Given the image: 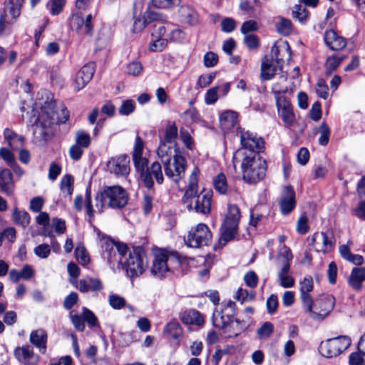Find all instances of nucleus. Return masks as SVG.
Wrapping results in <instances>:
<instances>
[{
	"mask_svg": "<svg viewBox=\"0 0 365 365\" xmlns=\"http://www.w3.org/2000/svg\"><path fill=\"white\" fill-rule=\"evenodd\" d=\"M232 163L235 169L240 163L242 179L247 184H256L266 175L267 162L257 152L237 150L232 157Z\"/></svg>",
	"mask_w": 365,
	"mask_h": 365,
	"instance_id": "obj_1",
	"label": "nucleus"
},
{
	"mask_svg": "<svg viewBox=\"0 0 365 365\" xmlns=\"http://www.w3.org/2000/svg\"><path fill=\"white\" fill-rule=\"evenodd\" d=\"M184 260L176 251L156 249L153 252L150 272L156 278H165L175 269H178Z\"/></svg>",
	"mask_w": 365,
	"mask_h": 365,
	"instance_id": "obj_2",
	"label": "nucleus"
},
{
	"mask_svg": "<svg viewBox=\"0 0 365 365\" xmlns=\"http://www.w3.org/2000/svg\"><path fill=\"white\" fill-rule=\"evenodd\" d=\"M96 207L100 212L104 207L120 209L125 207L128 200V196L125 189L120 186H109L96 196Z\"/></svg>",
	"mask_w": 365,
	"mask_h": 365,
	"instance_id": "obj_3",
	"label": "nucleus"
},
{
	"mask_svg": "<svg viewBox=\"0 0 365 365\" xmlns=\"http://www.w3.org/2000/svg\"><path fill=\"white\" fill-rule=\"evenodd\" d=\"M335 299L330 294H322L314 301L312 298L309 304H304L302 307L306 313L314 320H323L327 317L334 307Z\"/></svg>",
	"mask_w": 365,
	"mask_h": 365,
	"instance_id": "obj_4",
	"label": "nucleus"
},
{
	"mask_svg": "<svg viewBox=\"0 0 365 365\" xmlns=\"http://www.w3.org/2000/svg\"><path fill=\"white\" fill-rule=\"evenodd\" d=\"M145 257L142 248L138 247L128 252L125 259H120L130 278L139 277L145 272L148 266L147 262H145Z\"/></svg>",
	"mask_w": 365,
	"mask_h": 365,
	"instance_id": "obj_5",
	"label": "nucleus"
},
{
	"mask_svg": "<svg viewBox=\"0 0 365 365\" xmlns=\"http://www.w3.org/2000/svg\"><path fill=\"white\" fill-rule=\"evenodd\" d=\"M351 340L347 336H339L322 341L319 351L326 358H333L342 354L351 345Z\"/></svg>",
	"mask_w": 365,
	"mask_h": 365,
	"instance_id": "obj_6",
	"label": "nucleus"
},
{
	"mask_svg": "<svg viewBox=\"0 0 365 365\" xmlns=\"http://www.w3.org/2000/svg\"><path fill=\"white\" fill-rule=\"evenodd\" d=\"M240 217V208L235 205H229L227 212L222 225L221 240L227 242L235 237Z\"/></svg>",
	"mask_w": 365,
	"mask_h": 365,
	"instance_id": "obj_7",
	"label": "nucleus"
},
{
	"mask_svg": "<svg viewBox=\"0 0 365 365\" xmlns=\"http://www.w3.org/2000/svg\"><path fill=\"white\" fill-rule=\"evenodd\" d=\"M235 311L236 304L233 301H228L220 312L213 313L212 319L213 326L230 333V328L233 324Z\"/></svg>",
	"mask_w": 365,
	"mask_h": 365,
	"instance_id": "obj_8",
	"label": "nucleus"
},
{
	"mask_svg": "<svg viewBox=\"0 0 365 365\" xmlns=\"http://www.w3.org/2000/svg\"><path fill=\"white\" fill-rule=\"evenodd\" d=\"M211 239L212 234L208 227L200 223L189 231L185 243L190 247L197 248L207 245Z\"/></svg>",
	"mask_w": 365,
	"mask_h": 365,
	"instance_id": "obj_9",
	"label": "nucleus"
},
{
	"mask_svg": "<svg viewBox=\"0 0 365 365\" xmlns=\"http://www.w3.org/2000/svg\"><path fill=\"white\" fill-rule=\"evenodd\" d=\"M53 117L48 113H43L33 125L35 139L40 143L46 142L53 135Z\"/></svg>",
	"mask_w": 365,
	"mask_h": 365,
	"instance_id": "obj_10",
	"label": "nucleus"
},
{
	"mask_svg": "<svg viewBox=\"0 0 365 365\" xmlns=\"http://www.w3.org/2000/svg\"><path fill=\"white\" fill-rule=\"evenodd\" d=\"M175 151L173 163H170L169 162L163 165L165 175L175 183H178L185 175L187 161L183 156L177 153L176 148H175Z\"/></svg>",
	"mask_w": 365,
	"mask_h": 365,
	"instance_id": "obj_11",
	"label": "nucleus"
},
{
	"mask_svg": "<svg viewBox=\"0 0 365 365\" xmlns=\"http://www.w3.org/2000/svg\"><path fill=\"white\" fill-rule=\"evenodd\" d=\"M240 138L242 147L238 150H245L247 153L257 152L259 154L264 148L262 138L248 130H240Z\"/></svg>",
	"mask_w": 365,
	"mask_h": 365,
	"instance_id": "obj_12",
	"label": "nucleus"
},
{
	"mask_svg": "<svg viewBox=\"0 0 365 365\" xmlns=\"http://www.w3.org/2000/svg\"><path fill=\"white\" fill-rule=\"evenodd\" d=\"M212 192L207 191L201 192L195 197L188 200L187 207L201 214H209L211 210Z\"/></svg>",
	"mask_w": 365,
	"mask_h": 365,
	"instance_id": "obj_13",
	"label": "nucleus"
},
{
	"mask_svg": "<svg viewBox=\"0 0 365 365\" xmlns=\"http://www.w3.org/2000/svg\"><path fill=\"white\" fill-rule=\"evenodd\" d=\"M107 168L117 176H127L130 170V158L126 155L112 158L107 163Z\"/></svg>",
	"mask_w": 365,
	"mask_h": 365,
	"instance_id": "obj_14",
	"label": "nucleus"
},
{
	"mask_svg": "<svg viewBox=\"0 0 365 365\" xmlns=\"http://www.w3.org/2000/svg\"><path fill=\"white\" fill-rule=\"evenodd\" d=\"M312 240L317 252H329L334 246V237L331 232H316L312 235Z\"/></svg>",
	"mask_w": 365,
	"mask_h": 365,
	"instance_id": "obj_15",
	"label": "nucleus"
},
{
	"mask_svg": "<svg viewBox=\"0 0 365 365\" xmlns=\"http://www.w3.org/2000/svg\"><path fill=\"white\" fill-rule=\"evenodd\" d=\"M153 178L155 179L158 184H162L163 182L164 178L162 167L161 165L157 161L153 163L147 169L145 173L142 174V177L140 178L144 185L148 189L153 187Z\"/></svg>",
	"mask_w": 365,
	"mask_h": 365,
	"instance_id": "obj_16",
	"label": "nucleus"
},
{
	"mask_svg": "<svg viewBox=\"0 0 365 365\" xmlns=\"http://www.w3.org/2000/svg\"><path fill=\"white\" fill-rule=\"evenodd\" d=\"M275 100L279 117L287 125H291L295 120L291 103L284 96L279 94Z\"/></svg>",
	"mask_w": 365,
	"mask_h": 365,
	"instance_id": "obj_17",
	"label": "nucleus"
},
{
	"mask_svg": "<svg viewBox=\"0 0 365 365\" xmlns=\"http://www.w3.org/2000/svg\"><path fill=\"white\" fill-rule=\"evenodd\" d=\"M14 355L24 365H36L39 360L38 356L34 353L33 348L29 344L16 347Z\"/></svg>",
	"mask_w": 365,
	"mask_h": 365,
	"instance_id": "obj_18",
	"label": "nucleus"
},
{
	"mask_svg": "<svg viewBox=\"0 0 365 365\" xmlns=\"http://www.w3.org/2000/svg\"><path fill=\"white\" fill-rule=\"evenodd\" d=\"M93 16L91 14L87 15L84 19L81 14H73L70 19V24L73 29L79 32L80 34H87L92 36L93 34Z\"/></svg>",
	"mask_w": 365,
	"mask_h": 365,
	"instance_id": "obj_19",
	"label": "nucleus"
},
{
	"mask_svg": "<svg viewBox=\"0 0 365 365\" xmlns=\"http://www.w3.org/2000/svg\"><path fill=\"white\" fill-rule=\"evenodd\" d=\"M95 72V63L89 62L84 65L76 73L74 87L77 91L85 87L92 79Z\"/></svg>",
	"mask_w": 365,
	"mask_h": 365,
	"instance_id": "obj_20",
	"label": "nucleus"
},
{
	"mask_svg": "<svg viewBox=\"0 0 365 365\" xmlns=\"http://www.w3.org/2000/svg\"><path fill=\"white\" fill-rule=\"evenodd\" d=\"M271 52L277 63L280 64V67L282 63H287L291 60V48L287 41H280L275 43L272 47Z\"/></svg>",
	"mask_w": 365,
	"mask_h": 365,
	"instance_id": "obj_21",
	"label": "nucleus"
},
{
	"mask_svg": "<svg viewBox=\"0 0 365 365\" xmlns=\"http://www.w3.org/2000/svg\"><path fill=\"white\" fill-rule=\"evenodd\" d=\"M324 40L327 46L334 51L344 49L347 44L346 38L339 36L335 31L331 29L325 31Z\"/></svg>",
	"mask_w": 365,
	"mask_h": 365,
	"instance_id": "obj_22",
	"label": "nucleus"
},
{
	"mask_svg": "<svg viewBox=\"0 0 365 365\" xmlns=\"http://www.w3.org/2000/svg\"><path fill=\"white\" fill-rule=\"evenodd\" d=\"M295 192L291 186H286L279 202L281 212L283 215L290 213L295 207Z\"/></svg>",
	"mask_w": 365,
	"mask_h": 365,
	"instance_id": "obj_23",
	"label": "nucleus"
},
{
	"mask_svg": "<svg viewBox=\"0 0 365 365\" xmlns=\"http://www.w3.org/2000/svg\"><path fill=\"white\" fill-rule=\"evenodd\" d=\"M101 246L103 250V257L108 262L111 264L118 259L115 242L108 237L103 236L100 240Z\"/></svg>",
	"mask_w": 365,
	"mask_h": 365,
	"instance_id": "obj_24",
	"label": "nucleus"
},
{
	"mask_svg": "<svg viewBox=\"0 0 365 365\" xmlns=\"http://www.w3.org/2000/svg\"><path fill=\"white\" fill-rule=\"evenodd\" d=\"M162 20V14L158 12L148 11L144 13L142 18L136 19L133 24V32L138 33L143 30V29L149 24L154 21Z\"/></svg>",
	"mask_w": 365,
	"mask_h": 365,
	"instance_id": "obj_25",
	"label": "nucleus"
},
{
	"mask_svg": "<svg viewBox=\"0 0 365 365\" xmlns=\"http://www.w3.org/2000/svg\"><path fill=\"white\" fill-rule=\"evenodd\" d=\"M47 339V333L43 329H38L32 331L29 336V341L31 342V344H32L36 348H37L39 350V351L42 354H45L46 351Z\"/></svg>",
	"mask_w": 365,
	"mask_h": 365,
	"instance_id": "obj_26",
	"label": "nucleus"
},
{
	"mask_svg": "<svg viewBox=\"0 0 365 365\" xmlns=\"http://www.w3.org/2000/svg\"><path fill=\"white\" fill-rule=\"evenodd\" d=\"M200 170L197 168H195L189 176L187 188L185 190L182 197L184 202H188V200L195 197L198 192V176Z\"/></svg>",
	"mask_w": 365,
	"mask_h": 365,
	"instance_id": "obj_27",
	"label": "nucleus"
},
{
	"mask_svg": "<svg viewBox=\"0 0 365 365\" xmlns=\"http://www.w3.org/2000/svg\"><path fill=\"white\" fill-rule=\"evenodd\" d=\"M181 322L185 324H193L201 327L205 323V318L196 309L186 310L180 314Z\"/></svg>",
	"mask_w": 365,
	"mask_h": 365,
	"instance_id": "obj_28",
	"label": "nucleus"
},
{
	"mask_svg": "<svg viewBox=\"0 0 365 365\" xmlns=\"http://www.w3.org/2000/svg\"><path fill=\"white\" fill-rule=\"evenodd\" d=\"M314 288V282L313 279L311 276L304 277L299 282V292H300V299L302 303L309 304L310 299L312 298L310 292L313 290Z\"/></svg>",
	"mask_w": 365,
	"mask_h": 365,
	"instance_id": "obj_29",
	"label": "nucleus"
},
{
	"mask_svg": "<svg viewBox=\"0 0 365 365\" xmlns=\"http://www.w3.org/2000/svg\"><path fill=\"white\" fill-rule=\"evenodd\" d=\"M238 115L233 110H226L220 116L221 129L225 133L229 132L237 125Z\"/></svg>",
	"mask_w": 365,
	"mask_h": 365,
	"instance_id": "obj_30",
	"label": "nucleus"
},
{
	"mask_svg": "<svg viewBox=\"0 0 365 365\" xmlns=\"http://www.w3.org/2000/svg\"><path fill=\"white\" fill-rule=\"evenodd\" d=\"M179 17L180 21L185 24L194 26L198 23L197 13L188 6H182L179 9Z\"/></svg>",
	"mask_w": 365,
	"mask_h": 365,
	"instance_id": "obj_31",
	"label": "nucleus"
},
{
	"mask_svg": "<svg viewBox=\"0 0 365 365\" xmlns=\"http://www.w3.org/2000/svg\"><path fill=\"white\" fill-rule=\"evenodd\" d=\"M4 136L9 147L13 150H18L24 146L25 141L24 137L16 134L11 129L6 128L4 130Z\"/></svg>",
	"mask_w": 365,
	"mask_h": 365,
	"instance_id": "obj_32",
	"label": "nucleus"
},
{
	"mask_svg": "<svg viewBox=\"0 0 365 365\" xmlns=\"http://www.w3.org/2000/svg\"><path fill=\"white\" fill-rule=\"evenodd\" d=\"M0 187L7 195H11L14 190L12 173L9 169L0 171Z\"/></svg>",
	"mask_w": 365,
	"mask_h": 365,
	"instance_id": "obj_33",
	"label": "nucleus"
},
{
	"mask_svg": "<svg viewBox=\"0 0 365 365\" xmlns=\"http://www.w3.org/2000/svg\"><path fill=\"white\" fill-rule=\"evenodd\" d=\"M290 267L288 263L282 264L277 277L279 283L284 288H291L294 285V279L289 274Z\"/></svg>",
	"mask_w": 365,
	"mask_h": 365,
	"instance_id": "obj_34",
	"label": "nucleus"
},
{
	"mask_svg": "<svg viewBox=\"0 0 365 365\" xmlns=\"http://www.w3.org/2000/svg\"><path fill=\"white\" fill-rule=\"evenodd\" d=\"M178 136V129L175 122H168L165 130L163 138L160 141L176 146V139Z\"/></svg>",
	"mask_w": 365,
	"mask_h": 365,
	"instance_id": "obj_35",
	"label": "nucleus"
},
{
	"mask_svg": "<svg viewBox=\"0 0 365 365\" xmlns=\"http://www.w3.org/2000/svg\"><path fill=\"white\" fill-rule=\"evenodd\" d=\"M173 147L174 145L173 144H168L160 141V144L157 150V154L163 165L170 162L171 158L173 157ZM175 147L176 146H175Z\"/></svg>",
	"mask_w": 365,
	"mask_h": 365,
	"instance_id": "obj_36",
	"label": "nucleus"
},
{
	"mask_svg": "<svg viewBox=\"0 0 365 365\" xmlns=\"http://www.w3.org/2000/svg\"><path fill=\"white\" fill-rule=\"evenodd\" d=\"M277 71V66L272 59L265 58L261 65V78L264 81L272 79Z\"/></svg>",
	"mask_w": 365,
	"mask_h": 365,
	"instance_id": "obj_37",
	"label": "nucleus"
},
{
	"mask_svg": "<svg viewBox=\"0 0 365 365\" xmlns=\"http://www.w3.org/2000/svg\"><path fill=\"white\" fill-rule=\"evenodd\" d=\"M339 253L341 257L348 262L355 264V265H361L364 263V258L360 255H354L351 252L349 247L343 245L339 247Z\"/></svg>",
	"mask_w": 365,
	"mask_h": 365,
	"instance_id": "obj_38",
	"label": "nucleus"
},
{
	"mask_svg": "<svg viewBox=\"0 0 365 365\" xmlns=\"http://www.w3.org/2000/svg\"><path fill=\"white\" fill-rule=\"evenodd\" d=\"M365 280V268H354L351 271L349 284L356 289L361 287V282Z\"/></svg>",
	"mask_w": 365,
	"mask_h": 365,
	"instance_id": "obj_39",
	"label": "nucleus"
},
{
	"mask_svg": "<svg viewBox=\"0 0 365 365\" xmlns=\"http://www.w3.org/2000/svg\"><path fill=\"white\" fill-rule=\"evenodd\" d=\"M74 179L71 175H65L62 177L60 182V189L62 193L66 196H70L73 192Z\"/></svg>",
	"mask_w": 365,
	"mask_h": 365,
	"instance_id": "obj_40",
	"label": "nucleus"
},
{
	"mask_svg": "<svg viewBox=\"0 0 365 365\" xmlns=\"http://www.w3.org/2000/svg\"><path fill=\"white\" fill-rule=\"evenodd\" d=\"M276 29L277 32L283 36H288L292 33V21L284 17H279V21L276 23Z\"/></svg>",
	"mask_w": 365,
	"mask_h": 365,
	"instance_id": "obj_41",
	"label": "nucleus"
},
{
	"mask_svg": "<svg viewBox=\"0 0 365 365\" xmlns=\"http://www.w3.org/2000/svg\"><path fill=\"white\" fill-rule=\"evenodd\" d=\"M91 142L90 135L84 130H78L75 134V144L83 148H88Z\"/></svg>",
	"mask_w": 365,
	"mask_h": 365,
	"instance_id": "obj_42",
	"label": "nucleus"
},
{
	"mask_svg": "<svg viewBox=\"0 0 365 365\" xmlns=\"http://www.w3.org/2000/svg\"><path fill=\"white\" fill-rule=\"evenodd\" d=\"M163 331L173 338L178 339L182 333V329L179 322L176 319H173L165 325Z\"/></svg>",
	"mask_w": 365,
	"mask_h": 365,
	"instance_id": "obj_43",
	"label": "nucleus"
},
{
	"mask_svg": "<svg viewBox=\"0 0 365 365\" xmlns=\"http://www.w3.org/2000/svg\"><path fill=\"white\" fill-rule=\"evenodd\" d=\"M75 255L77 261L83 266L87 265L90 262V257L83 244L78 243L76 250Z\"/></svg>",
	"mask_w": 365,
	"mask_h": 365,
	"instance_id": "obj_44",
	"label": "nucleus"
},
{
	"mask_svg": "<svg viewBox=\"0 0 365 365\" xmlns=\"http://www.w3.org/2000/svg\"><path fill=\"white\" fill-rule=\"evenodd\" d=\"M214 187L220 194L225 195L227 192V183L225 175L220 173L216 176L213 181Z\"/></svg>",
	"mask_w": 365,
	"mask_h": 365,
	"instance_id": "obj_45",
	"label": "nucleus"
},
{
	"mask_svg": "<svg viewBox=\"0 0 365 365\" xmlns=\"http://www.w3.org/2000/svg\"><path fill=\"white\" fill-rule=\"evenodd\" d=\"M13 217L15 222L24 227H26L30 222V216L26 211L15 209L14 210Z\"/></svg>",
	"mask_w": 365,
	"mask_h": 365,
	"instance_id": "obj_46",
	"label": "nucleus"
},
{
	"mask_svg": "<svg viewBox=\"0 0 365 365\" xmlns=\"http://www.w3.org/2000/svg\"><path fill=\"white\" fill-rule=\"evenodd\" d=\"M234 298L239 301L241 304L245 302H251L253 301L255 298V292L252 291L249 292L247 289L239 288L235 294Z\"/></svg>",
	"mask_w": 365,
	"mask_h": 365,
	"instance_id": "obj_47",
	"label": "nucleus"
},
{
	"mask_svg": "<svg viewBox=\"0 0 365 365\" xmlns=\"http://www.w3.org/2000/svg\"><path fill=\"white\" fill-rule=\"evenodd\" d=\"M344 60V57H338L336 56H329L327 58L325 63V68L327 73H331L334 71L338 66L341 64L342 61Z\"/></svg>",
	"mask_w": 365,
	"mask_h": 365,
	"instance_id": "obj_48",
	"label": "nucleus"
},
{
	"mask_svg": "<svg viewBox=\"0 0 365 365\" xmlns=\"http://www.w3.org/2000/svg\"><path fill=\"white\" fill-rule=\"evenodd\" d=\"M133 163L137 172L142 177V174L145 173L148 166V160L143 156L133 157Z\"/></svg>",
	"mask_w": 365,
	"mask_h": 365,
	"instance_id": "obj_49",
	"label": "nucleus"
},
{
	"mask_svg": "<svg viewBox=\"0 0 365 365\" xmlns=\"http://www.w3.org/2000/svg\"><path fill=\"white\" fill-rule=\"evenodd\" d=\"M319 143L321 145H327L329 140L330 129L326 123H322L319 126Z\"/></svg>",
	"mask_w": 365,
	"mask_h": 365,
	"instance_id": "obj_50",
	"label": "nucleus"
},
{
	"mask_svg": "<svg viewBox=\"0 0 365 365\" xmlns=\"http://www.w3.org/2000/svg\"><path fill=\"white\" fill-rule=\"evenodd\" d=\"M274 326L271 322H264L257 330V335L260 339H267L273 332Z\"/></svg>",
	"mask_w": 365,
	"mask_h": 365,
	"instance_id": "obj_51",
	"label": "nucleus"
},
{
	"mask_svg": "<svg viewBox=\"0 0 365 365\" xmlns=\"http://www.w3.org/2000/svg\"><path fill=\"white\" fill-rule=\"evenodd\" d=\"M135 108V103L133 100H125L122 102L118 108V113L121 115H128L132 113Z\"/></svg>",
	"mask_w": 365,
	"mask_h": 365,
	"instance_id": "obj_52",
	"label": "nucleus"
},
{
	"mask_svg": "<svg viewBox=\"0 0 365 365\" xmlns=\"http://www.w3.org/2000/svg\"><path fill=\"white\" fill-rule=\"evenodd\" d=\"M10 4L11 6L9 8V13L12 16V19L11 21H14V23L17 18H19L21 15V9L23 5V2L17 1L15 0H10Z\"/></svg>",
	"mask_w": 365,
	"mask_h": 365,
	"instance_id": "obj_53",
	"label": "nucleus"
},
{
	"mask_svg": "<svg viewBox=\"0 0 365 365\" xmlns=\"http://www.w3.org/2000/svg\"><path fill=\"white\" fill-rule=\"evenodd\" d=\"M309 11L306 8L302 7L301 5H296L293 11V17L298 19L300 22L303 23L307 20Z\"/></svg>",
	"mask_w": 365,
	"mask_h": 365,
	"instance_id": "obj_54",
	"label": "nucleus"
},
{
	"mask_svg": "<svg viewBox=\"0 0 365 365\" xmlns=\"http://www.w3.org/2000/svg\"><path fill=\"white\" fill-rule=\"evenodd\" d=\"M165 21V18L162 15V20L160 21H154L155 22L154 24L153 31L152 33V36L153 38H162L163 36L165 35L166 29L163 23Z\"/></svg>",
	"mask_w": 365,
	"mask_h": 365,
	"instance_id": "obj_55",
	"label": "nucleus"
},
{
	"mask_svg": "<svg viewBox=\"0 0 365 365\" xmlns=\"http://www.w3.org/2000/svg\"><path fill=\"white\" fill-rule=\"evenodd\" d=\"M51 226V228L59 235L63 234L66 230L65 220L61 218H53Z\"/></svg>",
	"mask_w": 365,
	"mask_h": 365,
	"instance_id": "obj_56",
	"label": "nucleus"
},
{
	"mask_svg": "<svg viewBox=\"0 0 365 365\" xmlns=\"http://www.w3.org/2000/svg\"><path fill=\"white\" fill-rule=\"evenodd\" d=\"M216 76L215 73H210L206 75H201L197 80V85L200 88L209 86Z\"/></svg>",
	"mask_w": 365,
	"mask_h": 365,
	"instance_id": "obj_57",
	"label": "nucleus"
},
{
	"mask_svg": "<svg viewBox=\"0 0 365 365\" xmlns=\"http://www.w3.org/2000/svg\"><path fill=\"white\" fill-rule=\"evenodd\" d=\"M83 317L84 322H87L89 326L93 327L98 325V319L95 316L93 312L89 310L88 309L83 307Z\"/></svg>",
	"mask_w": 365,
	"mask_h": 365,
	"instance_id": "obj_58",
	"label": "nucleus"
},
{
	"mask_svg": "<svg viewBox=\"0 0 365 365\" xmlns=\"http://www.w3.org/2000/svg\"><path fill=\"white\" fill-rule=\"evenodd\" d=\"M219 87H212L210 88L205 93V102L207 105L213 104L215 103L218 98L219 96L217 94Z\"/></svg>",
	"mask_w": 365,
	"mask_h": 365,
	"instance_id": "obj_59",
	"label": "nucleus"
},
{
	"mask_svg": "<svg viewBox=\"0 0 365 365\" xmlns=\"http://www.w3.org/2000/svg\"><path fill=\"white\" fill-rule=\"evenodd\" d=\"M35 255L42 259L47 258L51 253V246L47 244H41L34 249Z\"/></svg>",
	"mask_w": 365,
	"mask_h": 365,
	"instance_id": "obj_60",
	"label": "nucleus"
},
{
	"mask_svg": "<svg viewBox=\"0 0 365 365\" xmlns=\"http://www.w3.org/2000/svg\"><path fill=\"white\" fill-rule=\"evenodd\" d=\"M155 38L150 44V50L153 52H160L167 46V40L163 38Z\"/></svg>",
	"mask_w": 365,
	"mask_h": 365,
	"instance_id": "obj_61",
	"label": "nucleus"
},
{
	"mask_svg": "<svg viewBox=\"0 0 365 365\" xmlns=\"http://www.w3.org/2000/svg\"><path fill=\"white\" fill-rule=\"evenodd\" d=\"M108 301L110 305L115 309H120L125 306V300L124 298L116 294L110 295Z\"/></svg>",
	"mask_w": 365,
	"mask_h": 365,
	"instance_id": "obj_62",
	"label": "nucleus"
},
{
	"mask_svg": "<svg viewBox=\"0 0 365 365\" xmlns=\"http://www.w3.org/2000/svg\"><path fill=\"white\" fill-rule=\"evenodd\" d=\"M297 231L304 235L309 231L308 218L305 215H302L297 222Z\"/></svg>",
	"mask_w": 365,
	"mask_h": 365,
	"instance_id": "obj_63",
	"label": "nucleus"
},
{
	"mask_svg": "<svg viewBox=\"0 0 365 365\" xmlns=\"http://www.w3.org/2000/svg\"><path fill=\"white\" fill-rule=\"evenodd\" d=\"M246 285L250 288H255L258 284V277L253 271H250L244 276Z\"/></svg>",
	"mask_w": 365,
	"mask_h": 365,
	"instance_id": "obj_64",
	"label": "nucleus"
}]
</instances>
